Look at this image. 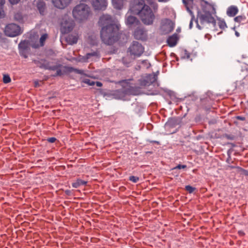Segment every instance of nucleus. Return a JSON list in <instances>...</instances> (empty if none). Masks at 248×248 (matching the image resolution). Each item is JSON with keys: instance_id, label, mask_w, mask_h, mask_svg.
<instances>
[{"instance_id": "nucleus-10", "label": "nucleus", "mask_w": 248, "mask_h": 248, "mask_svg": "<svg viewBox=\"0 0 248 248\" xmlns=\"http://www.w3.org/2000/svg\"><path fill=\"white\" fill-rule=\"evenodd\" d=\"M19 53L25 58L28 57V53L30 50V43L28 40L21 41L18 44Z\"/></svg>"}, {"instance_id": "nucleus-53", "label": "nucleus", "mask_w": 248, "mask_h": 248, "mask_svg": "<svg viewBox=\"0 0 248 248\" xmlns=\"http://www.w3.org/2000/svg\"><path fill=\"white\" fill-rule=\"evenodd\" d=\"M92 0H81V1H82L83 2L88 3L89 2H91V1Z\"/></svg>"}, {"instance_id": "nucleus-27", "label": "nucleus", "mask_w": 248, "mask_h": 248, "mask_svg": "<svg viewBox=\"0 0 248 248\" xmlns=\"http://www.w3.org/2000/svg\"><path fill=\"white\" fill-rule=\"evenodd\" d=\"M112 3L115 9L120 10L123 7V0H112Z\"/></svg>"}, {"instance_id": "nucleus-29", "label": "nucleus", "mask_w": 248, "mask_h": 248, "mask_svg": "<svg viewBox=\"0 0 248 248\" xmlns=\"http://www.w3.org/2000/svg\"><path fill=\"white\" fill-rule=\"evenodd\" d=\"M5 3V0H0V18H3L5 16L4 6Z\"/></svg>"}, {"instance_id": "nucleus-28", "label": "nucleus", "mask_w": 248, "mask_h": 248, "mask_svg": "<svg viewBox=\"0 0 248 248\" xmlns=\"http://www.w3.org/2000/svg\"><path fill=\"white\" fill-rule=\"evenodd\" d=\"M135 59L133 58V57H131L130 55L129 56H126L125 57H123L122 59V61L123 63L126 65L127 66H128V65L134 60Z\"/></svg>"}, {"instance_id": "nucleus-50", "label": "nucleus", "mask_w": 248, "mask_h": 248, "mask_svg": "<svg viewBox=\"0 0 248 248\" xmlns=\"http://www.w3.org/2000/svg\"><path fill=\"white\" fill-rule=\"evenodd\" d=\"M95 84H96V85L97 87H102V85H103L102 83L101 82H99V81L95 82Z\"/></svg>"}, {"instance_id": "nucleus-16", "label": "nucleus", "mask_w": 248, "mask_h": 248, "mask_svg": "<svg viewBox=\"0 0 248 248\" xmlns=\"http://www.w3.org/2000/svg\"><path fill=\"white\" fill-rule=\"evenodd\" d=\"M72 0H52L53 6L59 9H64L72 2Z\"/></svg>"}, {"instance_id": "nucleus-38", "label": "nucleus", "mask_w": 248, "mask_h": 248, "mask_svg": "<svg viewBox=\"0 0 248 248\" xmlns=\"http://www.w3.org/2000/svg\"><path fill=\"white\" fill-rule=\"evenodd\" d=\"M186 165L179 164L176 167H174L172 170H174L177 169H186Z\"/></svg>"}, {"instance_id": "nucleus-34", "label": "nucleus", "mask_w": 248, "mask_h": 248, "mask_svg": "<svg viewBox=\"0 0 248 248\" xmlns=\"http://www.w3.org/2000/svg\"><path fill=\"white\" fill-rule=\"evenodd\" d=\"M129 180L133 182V183H137L138 182V181L139 180V177H137V176H130L129 178Z\"/></svg>"}, {"instance_id": "nucleus-26", "label": "nucleus", "mask_w": 248, "mask_h": 248, "mask_svg": "<svg viewBox=\"0 0 248 248\" xmlns=\"http://www.w3.org/2000/svg\"><path fill=\"white\" fill-rule=\"evenodd\" d=\"M87 182L80 179H78L75 182L72 184V186L74 188H78L80 186H85L87 185Z\"/></svg>"}, {"instance_id": "nucleus-15", "label": "nucleus", "mask_w": 248, "mask_h": 248, "mask_svg": "<svg viewBox=\"0 0 248 248\" xmlns=\"http://www.w3.org/2000/svg\"><path fill=\"white\" fill-rule=\"evenodd\" d=\"M74 27L73 24L70 21L62 20L61 24V31L62 33H68L71 32Z\"/></svg>"}, {"instance_id": "nucleus-14", "label": "nucleus", "mask_w": 248, "mask_h": 248, "mask_svg": "<svg viewBox=\"0 0 248 248\" xmlns=\"http://www.w3.org/2000/svg\"><path fill=\"white\" fill-rule=\"evenodd\" d=\"M201 13L214 15L216 14V9L214 6L207 1H203L202 3Z\"/></svg>"}, {"instance_id": "nucleus-2", "label": "nucleus", "mask_w": 248, "mask_h": 248, "mask_svg": "<svg viewBox=\"0 0 248 248\" xmlns=\"http://www.w3.org/2000/svg\"><path fill=\"white\" fill-rule=\"evenodd\" d=\"M129 80L130 79L121 80L118 82L122 86V88L113 91L112 95L114 98L124 100L127 95H137L140 94V88L131 86Z\"/></svg>"}, {"instance_id": "nucleus-1", "label": "nucleus", "mask_w": 248, "mask_h": 248, "mask_svg": "<svg viewBox=\"0 0 248 248\" xmlns=\"http://www.w3.org/2000/svg\"><path fill=\"white\" fill-rule=\"evenodd\" d=\"M98 25L101 27V39L106 45H112L117 41L126 42L128 38V35L123 31H120L119 26L114 23L110 15H102L99 18Z\"/></svg>"}, {"instance_id": "nucleus-43", "label": "nucleus", "mask_w": 248, "mask_h": 248, "mask_svg": "<svg viewBox=\"0 0 248 248\" xmlns=\"http://www.w3.org/2000/svg\"><path fill=\"white\" fill-rule=\"evenodd\" d=\"M191 15V20H190V23H189V29H191L192 28V25H193V21L194 20H196L195 19V17H194V16L193 14V13L192 12V15Z\"/></svg>"}, {"instance_id": "nucleus-31", "label": "nucleus", "mask_w": 248, "mask_h": 248, "mask_svg": "<svg viewBox=\"0 0 248 248\" xmlns=\"http://www.w3.org/2000/svg\"><path fill=\"white\" fill-rule=\"evenodd\" d=\"M11 81V79L9 75H4L3 77V82L5 84L9 83Z\"/></svg>"}, {"instance_id": "nucleus-36", "label": "nucleus", "mask_w": 248, "mask_h": 248, "mask_svg": "<svg viewBox=\"0 0 248 248\" xmlns=\"http://www.w3.org/2000/svg\"><path fill=\"white\" fill-rule=\"evenodd\" d=\"M148 4L150 5H154V9L155 10L157 8V4L155 3L154 1V0H146Z\"/></svg>"}, {"instance_id": "nucleus-52", "label": "nucleus", "mask_w": 248, "mask_h": 248, "mask_svg": "<svg viewBox=\"0 0 248 248\" xmlns=\"http://www.w3.org/2000/svg\"><path fill=\"white\" fill-rule=\"evenodd\" d=\"M152 80H151V81H150V83H153V82H154L156 80V79H155V76H154V77H152Z\"/></svg>"}, {"instance_id": "nucleus-55", "label": "nucleus", "mask_w": 248, "mask_h": 248, "mask_svg": "<svg viewBox=\"0 0 248 248\" xmlns=\"http://www.w3.org/2000/svg\"><path fill=\"white\" fill-rule=\"evenodd\" d=\"M235 34L237 37H239L240 36V34L237 31H235Z\"/></svg>"}, {"instance_id": "nucleus-5", "label": "nucleus", "mask_w": 248, "mask_h": 248, "mask_svg": "<svg viewBox=\"0 0 248 248\" xmlns=\"http://www.w3.org/2000/svg\"><path fill=\"white\" fill-rule=\"evenodd\" d=\"M90 12V7L87 4L80 3L73 8L72 14L76 19L83 21L88 19Z\"/></svg>"}, {"instance_id": "nucleus-8", "label": "nucleus", "mask_w": 248, "mask_h": 248, "mask_svg": "<svg viewBox=\"0 0 248 248\" xmlns=\"http://www.w3.org/2000/svg\"><path fill=\"white\" fill-rule=\"evenodd\" d=\"M5 34L9 37H15L21 33L19 26L15 23L7 25L4 29Z\"/></svg>"}, {"instance_id": "nucleus-59", "label": "nucleus", "mask_w": 248, "mask_h": 248, "mask_svg": "<svg viewBox=\"0 0 248 248\" xmlns=\"http://www.w3.org/2000/svg\"><path fill=\"white\" fill-rule=\"evenodd\" d=\"M234 123L235 124H237V122H234Z\"/></svg>"}, {"instance_id": "nucleus-37", "label": "nucleus", "mask_w": 248, "mask_h": 248, "mask_svg": "<svg viewBox=\"0 0 248 248\" xmlns=\"http://www.w3.org/2000/svg\"><path fill=\"white\" fill-rule=\"evenodd\" d=\"M8 1L11 5H15L19 3L21 0H8Z\"/></svg>"}, {"instance_id": "nucleus-17", "label": "nucleus", "mask_w": 248, "mask_h": 248, "mask_svg": "<svg viewBox=\"0 0 248 248\" xmlns=\"http://www.w3.org/2000/svg\"><path fill=\"white\" fill-rule=\"evenodd\" d=\"M125 22L130 28L135 27L140 24V20L136 17L131 15L126 17Z\"/></svg>"}, {"instance_id": "nucleus-58", "label": "nucleus", "mask_w": 248, "mask_h": 248, "mask_svg": "<svg viewBox=\"0 0 248 248\" xmlns=\"http://www.w3.org/2000/svg\"><path fill=\"white\" fill-rule=\"evenodd\" d=\"M159 0V1H164V2H165V1H167L168 0Z\"/></svg>"}, {"instance_id": "nucleus-45", "label": "nucleus", "mask_w": 248, "mask_h": 248, "mask_svg": "<svg viewBox=\"0 0 248 248\" xmlns=\"http://www.w3.org/2000/svg\"><path fill=\"white\" fill-rule=\"evenodd\" d=\"M235 118L237 120H241L242 121L246 120V117L241 116H236L235 117Z\"/></svg>"}, {"instance_id": "nucleus-24", "label": "nucleus", "mask_w": 248, "mask_h": 248, "mask_svg": "<svg viewBox=\"0 0 248 248\" xmlns=\"http://www.w3.org/2000/svg\"><path fill=\"white\" fill-rule=\"evenodd\" d=\"M78 40V37L77 35L69 34L66 38V42L71 45L76 44Z\"/></svg>"}, {"instance_id": "nucleus-20", "label": "nucleus", "mask_w": 248, "mask_h": 248, "mask_svg": "<svg viewBox=\"0 0 248 248\" xmlns=\"http://www.w3.org/2000/svg\"><path fill=\"white\" fill-rule=\"evenodd\" d=\"M179 37L176 33L169 36L167 39V43L169 46L173 47L176 45Z\"/></svg>"}, {"instance_id": "nucleus-19", "label": "nucleus", "mask_w": 248, "mask_h": 248, "mask_svg": "<svg viewBox=\"0 0 248 248\" xmlns=\"http://www.w3.org/2000/svg\"><path fill=\"white\" fill-rule=\"evenodd\" d=\"M182 118L181 117H172L169 119L167 124L170 127H174L177 125H180L182 123Z\"/></svg>"}, {"instance_id": "nucleus-22", "label": "nucleus", "mask_w": 248, "mask_h": 248, "mask_svg": "<svg viewBox=\"0 0 248 248\" xmlns=\"http://www.w3.org/2000/svg\"><path fill=\"white\" fill-rule=\"evenodd\" d=\"M238 12V9L237 6L231 5L227 10V15L230 17L234 16Z\"/></svg>"}, {"instance_id": "nucleus-39", "label": "nucleus", "mask_w": 248, "mask_h": 248, "mask_svg": "<svg viewBox=\"0 0 248 248\" xmlns=\"http://www.w3.org/2000/svg\"><path fill=\"white\" fill-rule=\"evenodd\" d=\"M224 137L226 138L228 140H233L235 139V136L233 135H229L225 134L224 135Z\"/></svg>"}, {"instance_id": "nucleus-51", "label": "nucleus", "mask_w": 248, "mask_h": 248, "mask_svg": "<svg viewBox=\"0 0 248 248\" xmlns=\"http://www.w3.org/2000/svg\"><path fill=\"white\" fill-rule=\"evenodd\" d=\"M143 82L144 83L142 84L144 85V86H147V85L148 86L150 84V83H149V82L145 80H143Z\"/></svg>"}, {"instance_id": "nucleus-7", "label": "nucleus", "mask_w": 248, "mask_h": 248, "mask_svg": "<svg viewBox=\"0 0 248 248\" xmlns=\"http://www.w3.org/2000/svg\"><path fill=\"white\" fill-rule=\"evenodd\" d=\"M144 51L143 46L136 41H133L127 49V53L134 59L140 57Z\"/></svg>"}, {"instance_id": "nucleus-3", "label": "nucleus", "mask_w": 248, "mask_h": 248, "mask_svg": "<svg viewBox=\"0 0 248 248\" xmlns=\"http://www.w3.org/2000/svg\"><path fill=\"white\" fill-rule=\"evenodd\" d=\"M45 69L50 71H55L56 72L53 77H62L64 75L68 74L73 72L76 74L86 75L83 70L78 69L72 67L63 66L61 63L49 62L48 64L45 66Z\"/></svg>"}, {"instance_id": "nucleus-23", "label": "nucleus", "mask_w": 248, "mask_h": 248, "mask_svg": "<svg viewBox=\"0 0 248 248\" xmlns=\"http://www.w3.org/2000/svg\"><path fill=\"white\" fill-rule=\"evenodd\" d=\"M194 0H183V2L184 4L187 11L192 15L191 9H194V6L192 5L193 3Z\"/></svg>"}, {"instance_id": "nucleus-41", "label": "nucleus", "mask_w": 248, "mask_h": 248, "mask_svg": "<svg viewBox=\"0 0 248 248\" xmlns=\"http://www.w3.org/2000/svg\"><path fill=\"white\" fill-rule=\"evenodd\" d=\"M96 55H97V53L96 52H93L92 53H87V54L86 55V57L87 59H89L92 56H95Z\"/></svg>"}, {"instance_id": "nucleus-49", "label": "nucleus", "mask_w": 248, "mask_h": 248, "mask_svg": "<svg viewBox=\"0 0 248 248\" xmlns=\"http://www.w3.org/2000/svg\"><path fill=\"white\" fill-rule=\"evenodd\" d=\"M238 234L240 236H244L245 235V233L242 230L239 231Z\"/></svg>"}, {"instance_id": "nucleus-30", "label": "nucleus", "mask_w": 248, "mask_h": 248, "mask_svg": "<svg viewBox=\"0 0 248 248\" xmlns=\"http://www.w3.org/2000/svg\"><path fill=\"white\" fill-rule=\"evenodd\" d=\"M218 25L219 28L221 29H224L225 28H227L226 22L223 20H219L218 22Z\"/></svg>"}, {"instance_id": "nucleus-9", "label": "nucleus", "mask_w": 248, "mask_h": 248, "mask_svg": "<svg viewBox=\"0 0 248 248\" xmlns=\"http://www.w3.org/2000/svg\"><path fill=\"white\" fill-rule=\"evenodd\" d=\"M174 23L169 19H166L161 26L160 29L162 34L166 35L171 32L174 29Z\"/></svg>"}, {"instance_id": "nucleus-47", "label": "nucleus", "mask_w": 248, "mask_h": 248, "mask_svg": "<svg viewBox=\"0 0 248 248\" xmlns=\"http://www.w3.org/2000/svg\"><path fill=\"white\" fill-rule=\"evenodd\" d=\"M150 143H155V144H156L157 145H160V143L159 141H156V140H147Z\"/></svg>"}, {"instance_id": "nucleus-40", "label": "nucleus", "mask_w": 248, "mask_h": 248, "mask_svg": "<svg viewBox=\"0 0 248 248\" xmlns=\"http://www.w3.org/2000/svg\"><path fill=\"white\" fill-rule=\"evenodd\" d=\"M47 34H43L40 39V42L41 43H43L47 38Z\"/></svg>"}, {"instance_id": "nucleus-32", "label": "nucleus", "mask_w": 248, "mask_h": 248, "mask_svg": "<svg viewBox=\"0 0 248 248\" xmlns=\"http://www.w3.org/2000/svg\"><path fill=\"white\" fill-rule=\"evenodd\" d=\"M185 189L189 193H192L196 190V188L190 185H187L186 186Z\"/></svg>"}, {"instance_id": "nucleus-13", "label": "nucleus", "mask_w": 248, "mask_h": 248, "mask_svg": "<svg viewBox=\"0 0 248 248\" xmlns=\"http://www.w3.org/2000/svg\"><path fill=\"white\" fill-rule=\"evenodd\" d=\"M133 36L137 40H146L147 38V31L143 28L138 27L134 31Z\"/></svg>"}, {"instance_id": "nucleus-6", "label": "nucleus", "mask_w": 248, "mask_h": 248, "mask_svg": "<svg viewBox=\"0 0 248 248\" xmlns=\"http://www.w3.org/2000/svg\"><path fill=\"white\" fill-rule=\"evenodd\" d=\"M142 22L146 25H151L154 23L155 16L151 8L147 5L138 14Z\"/></svg>"}, {"instance_id": "nucleus-11", "label": "nucleus", "mask_w": 248, "mask_h": 248, "mask_svg": "<svg viewBox=\"0 0 248 248\" xmlns=\"http://www.w3.org/2000/svg\"><path fill=\"white\" fill-rule=\"evenodd\" d=\"M147 5L144 0H135L133 5L131 8V10L133 13L138 15L140 12V10H142V9Z\"/></svg>"}, {"instance_id": "nucleus-54", "label": "nucleus", "mask_w": 248, "mask_h": 248, "mask_svg": "<svg viewBox=\"0 0 248 248\" xmlns=\"http://www.w3.org/2000/svg\"><path fill=\"white\" fill-rule=\"evenodd\" d=\"M211 37V36L209 34H206L205 35V37L208 38V39H209Z\"/></svg>"}, {"instance_id": "nucleus-56", "label": "nucleus", "mask_w": 248, "mask_h": 248, "mask_svg": "<svg viewBox=\"0 0 248 248\" xmlns=\"http://www.w3.org/2000/svg\"><path fill=\"white\" fill-rule=\"evenodd\" d=\"M228 144H231V145L232 146V147H234V146H235V144H234V143H228Z\"/></svg>"}, {"instance_id": "nucleus-21", "label": "nucleus", "mask_w": 248, "mask_h": 248, "mask_svg": "<svg viewBox=\"0 0 248 248\" xmlns=\"http://www.w3.org/2000/svg\"><path fill=\"white\" fill-rule=\"evenodd\" d=\"M235 22L242 25L248 24V14L247 16L240 15L236 16L234 18Z\"/></svg>"}, {"instance_id": "nucleus-48", "label": "nucleus", "mask_w": 248, "mask_h": 248, "mask_svg": "<svg viewBox=\"0 0 248 248\" xmlns=\"http://www.w3.org/2000/svg\"><path fill=\"white\" fill-rule=\"evenodd\" d=\"M64 193L66 195L70 196L72 193V191L70 190L67 189L64 191Z\"/></svg>"}, {"instance_id": "nucleus-25", "label": "nucleus", "mask_w": 248, "mask_h": 248, "mask_svg": "<svg viewBox=\"0 0 248 248\" xmlns=\"http://www.w3.org/2000/svg\"><path fill=\"white\" fill-rule=\"evenodd\" d=\"M33 62L39 67L45 69V65L48 64L49 62L45 59H41V61L34 60Z\"/></svg>"}, {"instance_id": "nucleus-4", "label": "nucleus", "mask_w": 248, "mask_h": 248, "mask_svg": "<svg viewBox=\"0 0 248 248\" xmlns=\"http://www.w3.org/2000/svg\"><path fill=\"white\" fill-rule=\"evenodd\" d=\"M197 18L195 20L197 27L201 30L203 28L206 24L211 25L212 27H216V21L213 15L201 13L200 10L197 9Z\"/></svg>"}, {"instance_id": "nucleus-33", "label": "nucleus", "mask_w": 248, "mask_h": 248, "mask_svg": "<svg viewBox=\"0 0 248 248\" xmlns=\"http://www.w3.org/2000/svg\"><path fill=\"white\" fill-rule=\"evenodd\" d=\"M83 82L86 84H88L90 86H93L95 85V82L92 80H91L89 79L85 78L83 80Z\"/></svg>"}, {"instance_id": "nucleus-12", "label": "nucleus", "mask_w": 248, "mask_h": 248, "mask_svg": "<svg viewBox=\"0 0 248 248\" xmlns=\"http://www.w3.org/2000/svg\"><path fill=\"white\" fill-rule=\"evenodd\" d=\"M91 4L95 11H104L107 8L108 2L107 0H92Z\"/></svg>"}, {"instance_id": "nucleus-46", "label": "nucleus", "mask_w": 248, "mask_h": 248, "mask_svg": "<svg viewBox=\"0 0 248 248\" xmlns=\"http://www.w3.org/2000/svg\"><path fill=\"white\" fill-rule=\"evenodd\" d=\"M185 55L184 56V58H186L187 59H188L190 58V53H188L186 50L184 51Z\"/></svg>"}, {"instance_id": "nucleus-35", "label": "nucleus", "mask_w": 248, "mask_h": 248, "mask_svg": "<svg viewBox=\"0 0 248 248\" xmlns=\"http://www.w3.org/2000/svg\"><path fill=\"white\" fill-rule=\"evenodd\" d=\"M241 174L245 175V176H248V170H245L241 167H238Z\"/></svg>"}, {"instance_id": "nucleus-42", "label": "nucleus", "mask_w": 248, "mask_h": 248, "mask_svg": "<svg viewBox=\"0 0 248 248\" xmlns=\"http://www.w3.org/2000/svg\"><path fill=\"white\" fill-rule=\"evenodd\" d=\"M96 55H97V53L96 52H93L92 53H87V54L86 55V57L87 59H89L92 56H95Z\"/></svg>"}, {"instance_id": "nucleus-18", "label": "nucleus", "mask_w": 248, "mask_h": 248, "mask_svg": "<svg viewBox=\"0 0 248 248\" xmlns=\"http://www.w3.org/2000/svg\"><path fill=\"white\" fill-rule=\"evenodd\" d=\"M36 6L41 15H44L46 9V6L45 2L43 0H35Z\"/></svg>"}, {"instance_id": "nucleus-44", "label": "nucleus", "mask_w": 248, "mask_h": 248, "mask_svg": "<svg viewBox=\"0 0 248 248\" xmlns=\"http://www.w3.org/2000/svg\"><path fill=\"white\" fill-rule=\"evenodd\" d=\"M56 140L57 139L55 137L49 138L46 140L50 143H54L56 141Z\"/></svg>"}, {"instance_id": "nucleus-57", "label": "nucleus", "mask_w": 248, "mask_h": 248, "mask_svg": "<svg viewBox=\"0 0 248 248\" xmlns=\"http://www.w3.org/2000/svg\"><path fill=\"white\" fill-rule=\"evenodd\" d=\"M146 154H153V152H152V151H148V152H146Z\"/></svg>"}]
</instances>
